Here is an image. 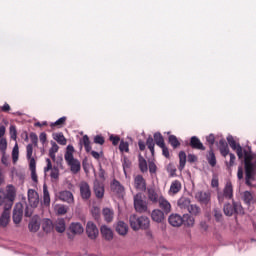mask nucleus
<instances>
[{
	"mask_svg": "<svg viewBox=\"0 0 256 256\" xmlns=\"http://www.w3.org/2000/svg\"><path fill=\"white\" fill-rule=\"evenodd\" d=\"M73 153H75V148L73 145H68L64 154V159L70 168L71 173H74L75 175L81 171V162L73 156Z\"/></svg>",
	"mask_w": 256,
	"mask_h": 256,
	"instance_id": "f257e3e1",
	"label": "nucleus"
},
{
	"mask_svg": "<svg viewBox=\"0 0 256 256\" xmlns=\"http://www.w3.org/2000/svg\"><path fill=\"white\" fill-rule=\"evenodd\" d=\"M15 195H17V190L13 185L6 186V189H0V205H7L8 207H13Z\"/></svg>",
	"mask_w": 256,
	"mask_h": 256,
	"instance_id": "f03ea898",
	"label": "nucleus"
},
{
	"mask_svg": "<svg viewBox=\"0 0 256 256\" xmlns=\"http://www.w3.org/2000/svg\"><path fill=\"white\" fill-rule=\"evenodd\" d=\"M253 155L248 149H244V163H245V175H246V184L251 185V181L254 179L255 169L253 168Z\"/></svg>",
	"mask_w": 256,
	"mask_h": 256,
	"instance_id": "7ed1b4c3",
	"label": "nucleus"
},
{
	"mask_svg": "<svg viewBox=\"0 0 256 256\" xmlns=\"http://www.w3.org/2000/svg\"><path fill=\"white\" fill-rule=\"evenodd\" d=\"M129 223L133 231H139V229H149L150 221L147 216L139 217L135 214L129 218Z\"/></svg>",
	"mask_w": 256,
	"mask_h": 256,
	"instance_id": "20e7f679",
	"label": "nucleus"
},
{
	"mask_svg": "<svg viewBox=\"0 0 256 256\" xmlns=\"http://www.w3.org/2000/svg\"><path fill=\"white\" fill-rule=\"evenodd\" d=\"M234 213H236V215H243L245 213V210H243V206H241V204L239 203H233V205L226 204L224 206L225 215L231 217V215H233Z\"/></svg>",
	"mask_w": 256,
	"mask_h": 256,
	"instance_id": "39448f33",
	"label": "nucleus"
},
{
	"mask_svg": "<svg viewBox=\"0 0 256 256\" xmlns=\"http://www.w3.org/2000/svg\"><path fill=\"white\" fill-rule=\"evenodd\" d=\"M228 199H233V184L231 182H227L223 192L218 193V201L219 203H223L224 201H228Z\"/></svg>",
	"mask_w": 256,
	"mask_h": 256,
	"instance_id": "423d86ee",
	"label": "nucleus"
},
{
	"mask_svg": "<svg viewBox=\"0 0 256 256\" xmlns=\"http://www.w3.org/2000/svg\"><path fill=\"white\" fill-rule=\"evenodd\" d=\"M228 145L233 149V151H236L237 156L239 159H243L245 157V150H243V147L237 141H235V138L233 136H229L227 138Z\"/></svg>",
	"mask_w": 256,
	"mask_h": 256,
	"instance_id": "0eeeda50",
	"label": "nucleus"
},
{
	"mask_svg": "<svg viewBox=\"0 0 256 256\" xmlns=\"http://www.w3.org/2000/svg\"><path fill=\"white\" fill-rule=\"evenodd\" d=\"M134 208L138 213H145L147 211V203L143 201L141 193L134 196Z\"/></svg>",
	"mask_w": 256,
	"mask_h": 256,
	"instance_id": "6e6552de",
	"label": "nucleus"
},
{
	"mask_svg": "<svg viewBox=\"0 0 256 256\" xmlns=\"http://www.w3.org/2000/svg\"><path fill=\"white\" fill-rule=\"evenodd\" d=\"M50 171V177L51 179H54V181H57L59 179V168L54 166L51 163V159H46V167H44V173H49Z\"/></svg>",
	"mask_w": 256,
	"mask_h": 256,
	"instance_id": "1a4fd4ad",
	"label": "nucleus"
},
{
	"mask_svg": "<svg viewBox=\"0 0 256 256\" xmlns=\"http://www.w3.org/2000/svg\"><path fill=\"white\" fill-rule=\"evenodd\" d=\"M80 197L83 201L91 199V187L87 182H80L79 184Z\"/></svg>",
	"mask_w": 256,
	"mask_h": 256,
	"instance_id": "9d476101",
	"label": "nucleus"
},
{
	"mask_svg": "<svg viewBox=\"0 0 256 256\" xmlns=\"http://www.w3.org/2000/svg\"><path fill=\"white\" fill-rule=\"evenodd\" d=\"M86 233L89 239H97V237H99V229L92 221L87 222Z\"/></svg>",
	"mask_w": 256,
	"mask_h": 256,
	"instance_id": "9b49d317",
	"label": "nucleus"
},
{
	"mask_svg": "<svg viewBox=\"0 0 256 256\" xmlns=\"http://www.w3.org/2000/svg\"><path fill=\"white\" fill-rule=\"evenodd\" d=\"M23 219V205L16 204L13 212V221L16 225H19Z\"/></svg>",
	"mask_w": 256,
	"mask_h": 256,
	"instance_id": "f8f14e48",
	"label": "nucleus"
},
{
	"mask_svg": "<svg viewBox=\"0 0 256 256\" xmlns=\"http://www.w3.org/2000/svg\"><path fill=\"white\" fill-rule=\"evenodd\" d=\"M9 209H11V207L6 205V208L0 217V227H7V225H9V222L11 221V212Z\"/></svg>",
	"mask_w": 256,
	"mask_h": 256,
	"instance_id": "ddd939ff",
	"label": "nucleus"
},
{
	"mask_svg": "<svg viewBox=\"0 0 256 256\" xmlns=\"http://www.w3.org/2000/svg\"><path fill=\"white\" fill-rule=\"evenodd\" d=\"M28 203L32 207H37L39 205V193L33 189L28 190Z\"/></svg>",
	"mask_w": 256,
	"mask_h": 256,
	"instance_id": "4468645a",
	"label": "nucleus"
},
{
	"mask_svg": "<svg viewBox=\"0 0 256 256\" xmlns=\"http://www.w3.org/2000/svg\"><path fill=\"white\" fill-rule=\"evenodd\" d=\"M59 199L60 201H64L65 203H69L70 205H73L75 203V197L73 196V193L71 191H62L59 193Z\"/></svg>",
	"mask_w": 256,
	"mask_h": 256,
	"instance_id": "2eb2a0df",
	"label": "nucleus"
},
{
	"mask_svg": "<svg viewBox=\"0 0 256 256\" xmlns=\"http://www.w3.org/2000/svg\"><path fill=\"white\" fill-rule=\"evenodd\" d=\"M134 187L138 191H145V189H147V183L145 182V178H143V176L141 175H137L134 178Z\"/></svg>",
	"mask_w": 256,
	"mask_h": 256,
	"instance_id": "dca6fc26",
	"label": "nucleus"
},
{
	"mask_svg": "<svg viewBox=\"0 0 256 256\" xmlns=\"http://www.w3.org/2000/svg\"><path fill=\"white\" fill-rule=\"evenodd\" d=\"M111 190L113 193L119 197H123L125 195V188L119 181L114 180L113 183L111 184Z\"/></svg>",
	"mask_w": 256,
	"mask_h": 256,
	"instance_id": "f3484780",
	"label": "nucleus"
},
{
	"mask_svg": "<svg viewBox=\"0 0 256 256\" xmlns=\"http://www.w3.org/2000/svg\"><path fill=\"white\" fill-rule=\"evenodd\" d=\"M151 219L155 221V223H163L165 221V212L155 209L151 213Z\"/></svg>",
	"mask_w": 256,
	"mask_h": 256,
	"instance_id": "a211bd4d",
	"label": "nucleus"
},
{
	"mask_svg": "<svg viewBox=\"0 0 256 256\" xmlns=\"http://www.w3.org/2000/svg\"><path fill=\"white\" fill-rule=\"evenodd\" d=\"M115 229L118 235H121L122 237H125V235L129 233V226L123 221H118Z\"/></svg>",
	"mask_w": 256,
	"mask_h": 256,
	"instance_id": "6ab92c4d",
	"label": "nucleus"
},
{
	"mask_svg": "<svg viewBox=\"0 0 256 256\" xmlns=\"http://www.w3.org/2000/svg\"><path fill=\"white\" fill-rule=\"evenodd\" d=\"M100 233L106 241H113V230L108 226H101Z\"/></svg>",
	"mask_w": 256,
	"mask_h": 256,
	"instance_id": "aec40b11",
	"label": "nucleus"
},
{
	"mask_svg": "<svg viewBox=\"0 0 256 256\" xmlns=\"http://www.w3.org/2000/svg\"><path fill=\"white\" fill-rule=\"evenodd\" d=\"M168 221L172 227H181V225H183V217L179 214L170 215Z\"/></svg>",
	"mask_w": 256,
	"mask_h": 256,
	"instance_id": "412c9836",
	"label": "nucleus"
},
{
	"mask_svg": "<svg viewBox=\"0 0 256 256\" xmlns=\"http://www.w3.org/2000/svg\"><path fill=\"white\" fill-rule=\"evenodd\" d=\"M94 193L97 199H103V197L105 196V187L101 183L95 182Z\"/></svg>",
	"mask_w": 256,
	"mask_h": 256,
	"instance_id": "4be33fe9",
	"label": "nucleus"
},
{
	"mask_svg": "<svg viewBox=\"0 0 256 256\" xmlns=\"http://www.w3.org/2000/svg\"><path fill=\"white\" fill-rule=\"evenodd\" d=\"M54 228L57 231V233H65V230L67 229V225L65 224V219L58 218L54 222Z\"/></svg>",
	"mask_w": 256,
	"mask_h": 256,
	"instance_id": "5701e85b",
	"label": "nucleus"
},
{
	"mask_svg": "<svg viewBox=\"0 0 256 256\" xmlns=\"http://www.w3.org/2000/svg\"><path fill=\"white\" fill-rule=\"evenodd\" d=\"M160 209H163L164 213H171V203L167 201L163 196L159 197L158 200Z\"/></svg>",
	"mask_w": 256,
	"mask_h": 256,
	"instance_id": "b1692460",
	"label": "nucleus"
},
{
	"mask_svg": "<svg viewBox=\"0 0 256 256\" xmlns=\"http://www.w3.org/2000/svg\"><path fill=\"white\" fill-rule=\"evenodd\" d=\"M69 230L74 235H81V233H83L85 231V229L83 228V225H81V223H79V222L71 223L70 227H69Z\"/></svg>",
	"mask_w": 256,
	"mask_h": 256,
	"instance_id": "393cba45",
	"label": "nucleus"
},
{
	"mask_svg": "<svg viewBox=\"0 0 256 256\" xmlns=\"http://www.w3.org/2000/svg\"><path fill=\"white\" fill-rule=\"evenodd\" d=\"M29 169L31 171V179L34 181V183H37V162L35 159H31L29 162Z\"/></svg>",
	"mask_w": 256,
	"mask_h": 256,
	"instance_id": "a878e982",
	"label": "nucleus"
},
{
	"mask_svg": "<svg viewBox=\"0 0 256 256\" xmlns=\"http://www.w3.org/2000/svg\"><path fill=\"white\" fill-rule=\"evenodd\" d=\"M181 187V182L179 180H174L170 185L169 195H177V193L181 191Z\"/></svg>",
	"mask_w": 256,
	"mask_h": 256,
	"instance_id": "bb28decb",
	"label": "nucleus"
},
{
	"mask_svg": "<svg viewBox=\"0 0 256 256\" xmlns=\"http://www.w3.org/2000/svg\"><path fill=\"white\" fill-rule=\"evenodd\" d=\"M190 145L192 149H199L200 151H205V146L201 143V140L197 136H193L190 140Z\"/></svg>",
	"mask_w": 256,
	"mask_h": 256,
	"instance_id": "cd10ccee",
	"label": "nucleus"
},
{
	"mask_svg": "<svg viewBox=\"0 0 256 256\" xmlns=\"http://www.w3.org/2000/svg\"><path fill=\"white\" fill-rule=\"evenodd\" d=\"M197 199L200 201V203H209L211 201V194L207 192H198L196 194Z\"/></svg>",
	"mask_w": 256,
	"mask_h": 256,
	"instance_id": "c85d7f7f",
	"label": "nucleus"
},
{
	"mask_svg": "<svg viewBox=\"0 0 256 256\" xmlns=\"http://www.w3.org/2000/svg\"><path fill=\"white\" fill-rule=\"evenodd\" d=\"M51 148L49 149V157H51L52 161H56V153L59 151V145L55 141H51Z\"/></svg>",
	"mask_w": 256,
	"mask_h": 256,
	"instance_id": "c756f323",
	"label": "nucleus"
},
{
	"mask_svg": "<svg viewBox=\"0 0 256 256\" xmlns=\"http://www.w3.org/2000/svg\"><path fill=\"white\" fill-rule=\"evenodd\" d=\"M54 224L51 219H44L42 222V229L45 233H51L53 231Z\"/></svg>",
	"mask_w": 256,
	"mask_h": 256,
	"instance_id": "7c9ffc66",
	"label": "nucleus"
},
{
	"mask_svg": "<svg viewBox=\"0 0 256 256\" xmlns=\"http://www.w3.org/2000/svg\"><path fill=\"white\" fill-rule=\"evenodd\" d=\"M148 193V199L149 201H152V203H157L159 202V194L155 191L153 188H148L147 190Z\"/></svg>",
	"mask_w": 256,
	"mask_h": 256,
	"instance_id": "2f4dec72",
	"label": "nucleus"
},
{
	"mask_svg": "<svg viewBox=\"0 0 256 256\" xmlns=\"http://www.w3.org/2000/svg\"><path fill=\"white\" fill-rule=\"evenodd\" d=\"M28 228L31 233H37V231H39V229L41 228V224L39 223V221H37V219L33 218L30 221Z\"/></svg>",
	"mask_w": 256,
	"mask_h": 256,
	"instance_id": "473e14b6",
	"label": "nucleus"
},
{
	"mask_svg": "<svg viewBox=\"0 0 256 256\" xmlns=\"http://www.w3.org/2000/svg\"><path fill=\"white\" fill-rule=\"evenodd\" d=\"M67 121V117L63 116L59 118L56 122H52L50 124L51 129H61L65 125Z\"/></svg>",
	"mask_w": 256,
	"mask_h": 256,
	"instance_id": "72a5a7b5",
	"label": "nucleus"
},
{
	"mask_svg": "<svg viewBox=\"0 0 256 256\" xmlns=\"http://www.w3.org/2000/svg\"><path fill=\"white\" fill-rule=\"evenodd\" d=\"M139 161V169L142 173H147L149 171V167L147 166V160L141 156V154L138 156Z\"/></svg>",
	"mask_w": 256,
	"mask_h": 256,
	"instance_id": "f704fd0d",
	"label": "nucleus"
},
{
	"mask_svg": "<svg viewBox=\"0 0 256 256\" xmlns=\"http://www.w3.org/2000/svg\"><path fill=\"white\" fill-rule=\"evenodd\" d=\"M178 207L180 209H189L190 205H191V200H189V198H185V197H182L178 200Z\"/></svg>",
	"mask_w": 256,
	"mask_h": 256,
	"instance_id": "c9c22d12",
	"label": "nucleus"
},
{
	"mask_svg": "<svg viewBox=\"0 0 256 256\" xmlns=\"http://www.w3.org/2000/svg\"><path fill=\"white\" fill-rule=\"evenodd\" d=\"M43 203L46 207L51 205V196L49 195V190H47V186H43Z\"/></svg>",
	"mask_w": 256,
	"mask_h": 256,
	"instance_id": "e433bc0d",
	"label": "nucleus"
},
{
	"mask_svg": "<svg viewBox=\"0 0 256 256\" xmlns=\"http://www.w3.org/2000/svg\"><path fill=\"white\" fill-rule=\"evenodd\" d=\"M103 217L107 223H111L113 221L114 213L110 208L103 209Z\"/></svg>",
	"mask_w": 256,
	"mask_h": 256,
	"instance_id": "4c0bfd02",
	"label": "nucleus"
},
{
	"mask_svg": "<svg viewBox=\"0 0 256 256\" xmlns=\"http://www.w3.org/2000/svg\"><path fill=\"white\" fill-rule=\"evenodd\" d=\"M182 219L184 225L187 227H193V225H195V218L189 214H184Z\"/></svg>",
	"mask_w": 256,
	"mask_h": 256,
	"instance_id": "58836bf2",
	"label": "nucleus"
},
{
	"mask_svg": "<svg viewBox=\"0 0 256 256\" xmlns=\"http://www.w3.org/2000/svg\"><path fill=\"white\" fill-rule=\"evenodd\" d=\"M54 211L57 215H66L68 208L63 204L54 205Z\"/></svg>",
	"mask_w": 256,
	"mask_h": 256,
	"instance_id": "ea45409f",
	"label": "nucleus"
},
{
	"mask_svg": "<svg viewBox=\"0 0 256 256\" xmlns=\"http://www.w3.org/2000/svg\"><path fill=\"white\" fill-rule=\"evenodd\" d=\"M54 141L58 142L59 145H67V138L63 135V133L53 134Z\"/></svg>",
	"mask_w": 256,
	"mask_h": 256,
	"instance_id": "a19ab883",
	"label": "nucleus"
},
{
	"mask_svg": "<svg viewBox=\"0 0 256 256\" xmlns=\"http://www.w3.org/2000/svg\"><path fill=\"white\" fill-rule=\"evenodd\" d=\"M179 161H180L179 170L183 171V169H185V163H187V154H185L184 151H181L179 153Z\"/></svg>",
	"mask_w": 256,
	"mask_h": 256,
	"instance_id": "79ce46f5",
	"label": "nucleus"
},
{
	"mask_svg": "<svg viewBox=\"0 0 256 256\" xmlns=\"http://www.w3.org/2000/svg\"><path fill=\"white\" fill-rule=\"evenodd\" d=\"M154 141L158 147H163V145H165V139H163L161 133L154 134Z\"/></svg>",
	"mask_w": 256,
	"mask_h": 256,
	"instance_id": "37998d69",
	"label": "nucleus"
},
{
	"mask_svg": "<svg viewBox=\"0 0 256 256\" xmlns=\"http://www.w3.org/2000/svg\"><path fill=\"white\" fill-rule=\"evenodd\" d=\"M168 141L170 145L173 147V149H177V147L181 145V143L179 142V139H177V136L175 135H170L168 138Z\"/></svg>",
	"mask_w": 256,
	"mask_h": 256,
	"instance_id": "c03bdc74",
	"label": "nucleus"
},
{
	"mask_svg": "<svg viewBox=\"0 0 256 256\" xmlns=\"http://www.w3.org/2000/svg\"><path fill=\"white\" fill-rule=\"evenodd\" d=\"M82 143H83V145L85 147V151L87 153H91V141L89 140V136L84 135L82 137Z\"/></svg>",
	"mask_w": 256,
	"mask_h": 256,
	"instance_id": "a18cd8bd",
	"label": "nucleus"
},
{
	"mask_svg": "<svg viewBox=\"0 0 256 256\" xmlns=\"http://www.w3.org/2000/svg\"><path fill=\"white\" fill-rule=\"evenodd\" d=\"M207 161L211 167H215V165H217V159L215 158V153H213V150L209 151Z\"/></svg>",
	"mask_w": 256,
	"mask_h": 256,
	"instance_id": "49530a36",
	"label": "nucleus"
},
{
	"mask_svg": "<svg viewBox=\"0 0 256 256\" xmlns=\"http://www.w3.org/2000/svg\"><path fill=\"white\" fill-rule=\"evenodd\" d=\"M12 161L13 163H17L19 161V145L15 144L12 150Z\"/></svg>",
	"mask_w": 256,
	"mask_h": 256,
	"instance_id": "de8ad7c7",
	"label": "nucleus"
},
{
	"mask_svg": "<svg viewBox=\"0 0 256 256\" xmlns=\"http://www.w3.org/2000/svg\"><path fill=\"white\" fill-rule=\"evenodd\" d=\"M187 211L189 212L190 215L197 216L199 215V213H201V208H199V206L197 205H190Z\"/></svg>",
	"mask_w": 256,
	"mask_h": 256,
	"instance_id": "09e8293b",
	"label": "nucleus"
},
{
	"mask_svg": "<svg viewBox=\"0 0 256 256\" xmlns=\"http://www.w3.org/2000/svg\"><path fill=\"white\" fill-rule=\"evenodd\" d=\"M146 145L148 149H150V152L152 155H155V142L153 141L152 137H149L146 141Z\"/></svg>",
	"mask_w": 256,
	"mask_h": 256,
	"instance_id": "8fccbe9b",
	"label": "nucleus"
},
{
	"mask_svg": "<svg viewBox=\"0 0 256 256\" xmlns=\"http://www.w3.org/2000/svg\"><path fill=\"white\" fill-rule=\"evenodd\" d=\"M119 150L121 151V153H129V143L121 141L119 145Z\"/></svg>",
	"mask_w": 256,
	"mask_h": 256,
	"instance_id": "3c124183",
	"label": "nucleus"
},
{
	"mask_svg": "<svg viewBox=\"0 0 256 256\" xmlns=\"http://www.w3.org/2000/svg\"><path fill=\"white\" fill-rule=\"evenodd\" d=\"M123 170L124 173H127V169H131V160L127 158L126 156L123 157Z\"/></svg>",
	"mask_w": 256,
	"mask_h": 256,
	"instance_id": "603ef678",
	"label": "nucleus"
},
{
	"mask_svg": "<svg viewBox=\"0 0 256 256\" xmlns=\"http://www.w3.org/2000/svg\"><path fill=\"white\" fill-rule=\"evenodd\" d=\"M243 200L247 204L251 203V201H253V194H251L249 191H245L243 193Z\"/></svg>",
	"mask_w": 256,
	"mask_h": 256,
	"instance_id": "864d4df0",
	"label": "nucleus"
},
{
	"mask_svg": "<svg viewBox=\"0 0 256 256\" xmlns=\"http://www.w3.org/2000/svg\"><path fill=\"white\" fill-rule=\"evenodd\" d=\"M26 151H27V159H29V163H31V159H35L33 158V145L28 144L26 147Z\"/></svg>",
	"mask_w": 256,
	"mask_h": 256,
	"instance_id": "5fc2aeb1",
	"label": "nucleus"
},
{
	"mask_svg": "<svg viewBox=\"0 0 256 256\" xmlns=\"http://www.w3.org/2000/svg\"><path fill=\"white\" fill-rule=\"evenodd\" d=\"M9 131L11 139L17 141V127H15V125H11Z\"/></svg>",
	"mask_w": 256,
	"mask_h": 256,
	"instance_id": "6e6d98bb",
	"label": "nucleus"
},
{
	"mask_svg": "<svg viewBox=\"0 0 256 256\" xmlns=\"http://www.w3.org/2000/svg\"><path fill=\"white\" fill-rule=\"evenodd\" d=\"M0 151L5 154L7 151V139L0 138Z\"/></svg>",
	"mask_w": 256,
	"mask_h": 256,
	"instance_id": "4d7b16f0",
	"label": "nucleus"
},
{
	"mask_svg": "<svg viewBox=\"0 0 256 256\" xmlns=\"http://www.w3.org/2000/svg\"><path fill=\"white\" fill-rule=\"evenodd\" d=\"M94 143H96L97 145H104L105 143V138L101 135H96L94 137Z\"/></svg>",
	"mask_w": 256,
	"mask_h": 256,
	"instance_id": "13d9d810",
	"label": "nucleus"
},
{
	"mask_svg": "<svg viewBox=\"0 0 256 256\" xmlns=\"http://www.w3.org/2000/svg\"><path fill=\"white\" fill-rule=\"evenodd\" d=\"M220 153L223 157H227L229 155V147L227 146L220 147Z\"/></svg>",
	"mask_w": 256,
	"mask_h": 256,
	"instance_id": "bf43d9fd",
	"label": "nucleus"
},
{
	"mask_svg": "<svg viewBox=\"0 0 256 256\" xmlns=\"http://www.w3.org/2000/svg\"><path fill=\"white\" fill-rule=\"evenodd\" d=\"M214 217L216 219V221H221V219H223V214L221 213V210H214Z\"/></svg>",
	"mask_w": 256,
	"mask_h": 256,
	"instance_id": "052dcab7",
	"label": "nucleus"
},
{
	"mask_svg": "<svg viewBox=\"0 0 256 256\" xmlns=\"http://www.w3.org/2000/svg\"><path fill=\"white\" fill-rule=\"evenodd\" d=\"M0 111L3 113H9L11 111V106L8 103H5L2 107H0Z\"/></svg>",
	"mask_w": 256,
	"mask_h": 256,
	"instance_id": "680f3d73",
	"label": "nucleus"
},
{
	"mask_svg": "<svg viewBox=\"0 0 256 256\" xmlns=\"http://www.w3.org/2000/svg\"><path fill=\"white\" fill-rule=\"evenodd\" d=\"M160 149H162L164 157H166V159H169V148H167V146H165L164 144L163 146H160Z\"/></svg>",
	"mask_w": 256,
	"mask_h": 256,
	"instance_id": "e2e57ef3",
	"label": "nucleus"
},
{
	"mask_svg": "<svg viewBox=\"0 0 256 256\" xmlns=\"http://www.w3.org/2000/svg\"><path fill=\"white\" fill-rule=\"evenodd\" d=\"M149 172L157 173V165H155V162H149Z\"/></svg>",
	"mask_w": 256,
	"mask_h": 256,
	"instance_id": "0e129e2a",
	"label": "nucleus"
},
{
	"mask_svg": "<svg viewBox=\"0 0 256 256\" xmlns=\"http://www.w3.org/2000/svg\"><path fill=\"white\" fill-rule=\"evenodd\" d=\"M91 155L94 159L99 160V159H101L103 152L91 151Z\"/></svg>",
	"mask_w": 256,
	"mask_h": 256,
	"instance_id": "69168bd1",
	"label": "nucleus"
},
{
	"mask_svg": "<svg viewBox=\"0 0 256 256\" xmlns=\"http://www.w3.org/2000/svg\"><path fill=\"white\" fill-rule=\"evenodd\" d=\"M110 141L113 145H119L120 138L119 136H110Z\"/></svg>",
	"mask_w": 256,
	"mask_h": 256,
	"instance_id": "338daca9",
	"label": "nucleus"
},
{
	"mask_svg": "<svg viewBox=\"0 0 256 256\" xmlns=\"http://www.w3.org/2000/svg\"><path fill=\"white\" fill-rule=\"evenodd\" d=\"M235 159H236L235 154L230 153V161L228 163V167H233V165H235Z\"/></svg>",
	"mask_w": 256,
	"mask_h": 256,
	"instance_id": "774afa93",
	"label": "nucleus"
}]
</instances>
